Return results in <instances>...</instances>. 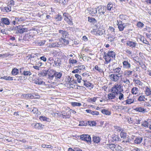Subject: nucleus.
<instances>
[{
	"label": "nucleus",
	"mask_w": 151,
	"mask_h": 151,
	"mask_svg": "<svg viewBox=\"0 0 151 151\" xmlns=\"http://www.w3.org/2000/svg\"><path fill=\"white\" fill-rule=\"evenodd\" d=\"M128 19V16L123 14L120 15L119 18H117V22L124 23L127 21Z\"/></svg>",
	"instance_id": "1"
},
{
	"label": "nucleus",
	"mask_w": 151,
	"mask_h": 151,
	"mask_svg": "<svg viewBox=\"0 0 151 151\" xmlns=\"http://www.w3.org/2000/svg\"><path fill=\"white\" fill-rule=\"evenodd\" d=\"M106 7L103 6H98L97 7V10H98V13L100 14L99 16V17H100L101 16L102 17V14H104L106 10Z\"/></svg>",
	"instance_id": "2"
},
{
	"label": "nucleus",
	"mask_w": 151,
	"mask_h": 151,
	"mask_svg": "<svg viewBox=\"0 0 151 151\" xmlns=\"http://www.w3.org/2000/svg\"><path fill=\"white\" fill-rule=\"evenodd\" d=\"M80 139L82 140L90 142L91 140V137L88 134H82L80 136Z\"/></svg>",
	"instance_id": "3"
},
{
	"label": "nucleus",
	"mask_w": 151,
	"mask_h": 151,
	"mask_svg": "<svg viewBox=\"0 0 151 151\" xmlns=\"http://www.w3.org/2000/svg\"><path fill=\"white\" fill-rule=\"evenodd\" d=\"M120 135L121 138H123L126 142H129L130 139L129 136L127 133H120Z\"/></svg>",
	"instance_id": "4"
},
{
	"label": "nucleus",
	"mask_w": 151,
	"mask_h": 151,
	"mask_svg": "<svg viewBox=\"0 0 151 151\" xmlns=\"http://www.w3.org/2000/svg\"><path fill=\"white\" fill-rule=\"evenodd\" d=\"M110 79L114 82L117 81L119 79V78L121 77L115 74H112L109 75Z\"/></svg>",
	"instance_id": "5"
},
{
	"label": "nucleus",
	"mask_w": 151,
	"mask_h": 151,
	"mask_svg": "<svg viewBox=\"0 0 151 151\" xmlns=\"http://www.w3.org/2000/svg\"><path fill=\"white\" fill-rule=\"evenodd\" d=\"M23 26L18 27L17 30V33L22 34L24 32H27L28 29L27 28H23Z\"/></svg>",
	"instance_id": "6"
},
{
	"label": "nucleus",
	"mask_w": 151,
	"mask_h": 151,
	"mask_svg": "<svg viewBox=\"0 0 151 151\" xmlns=\"http://www.w3.org/2000/svg\"><path fill=\"white\" fill-rule=\"evenodd\" d=\"M94 34L96 35H101L105 32L104 30L101 28L96 29L95 30H94Z\"/></svg>",
	"instance_id": "7"
},
{
	"label": "nucleus",
	"mask_w": 151,
	"mask_h": 151,
	"mask_svg": "<svg viewBox=\"0 0 151 151\" xmlns=\"http://www.w3.org/2000/svg\"><path fill=\"white\" fill-rule=\"evenodd\" d=\"M114 73H116V75L119 76H122V71L121 70L120 68L118 67L114 69H113Z\"/></svg>",
	"instance_id": "8"
},
{
	"label": "nucleus",
	"mask_w": 151,
	"mask_h": 151,
	"mask_svg": "<svg viewBox=\"0 0 151 151\" xmlns=\"http://www.w3.org/2000/svg\"><path fill=\"white\" fill-rule=\"evenodd\" d=\"M117 25L120 31H123L125 27V25L124 23L117 22Z\"/></svg>",
	"instance_id": "9"
},
{
	"label": "nucleus",
	"mask_w": 151,
	"mask_h": 151,
	"mask_svg": "<svg viewBox=\"0 0 151 151\" xmlns=\"http://www.w3.org/2000/svg\"><path fill=\"white\" fill-rule=\"evenodd\" d=\"M59 33L62 35L63 38H67L68 37V35L67 32L63 30H60Z\"/></svg>",
	"instance_id": "10"
},
{
	"label": "nucleus",
	"mask_w": 151,
	"mask_h": 151,
	"mask_svg": "<svg viewBox=\"0 0 151 151\" xmlns=\"http://www.w3.org/2000/svg\"><path fill=\"white\" fill-rule=\"evenodd\" d=\"M89 12L92 16L95 15L97 12V9L96 8H89L88 9Z\"/></svg>",
	"instance_id": "11"
},
{
	"label": "nucleus",
	"mask_w": 151,
	"mask_h": 151,
	"mask_svg": "<svg viewBox=\"0 0 151 151\" xmlns=\"http://www.w3.org/2000/svg\"><path fill=\"white\" fill-rule=\"evenodd\" d=\"M32 127L37 129H41L42 128H43L44 127V125L40 123H34L32 124Z\"/></svg>",
	"instance_id": "12"
},
{
	"label": "nucleus",
	"mask_w": 151,
	"mask_h": 151,
	"mask_svg": "<svg viewBox=\"0 0 151 151\" xmlns=\"http://www.w3.org/2000/svg\"><path fill=\"white\" fill-rule=\"evenodd\" d=\"M126 44L128 46L132 48L135 47L137 45V43L136 42L132 41H127Z\"/></svg>",
	"instance_id": "13"
},
{
	"label": "nucleus",
	"mask_w": 151,
	"mask_h": 151,
	"mask_svg": "<svg viewBox=\"0 0 151 151\" xmlns=\"http://www.w3.org/2000/svg\"><path fill=\"white\" fill-rule=\"evenodd\" d=\"M33 81H34V83L37 84L41 85L42 84H45V82H43L40 78H38L36 79H34Z\"/></svg>",
	"instance_id": "14"
},
{
	"label": "nucleus",
	"mask_w": 151,
	"mask_h": 151,
	"mask_svg": "<svg viewBox=\"0 0 151 151\" xmlns=\"http://www.w3.org/2000/svg\"><path fill=\"white\" fill-rule=\"evenodd\" d=\"M124 68L129 69L131 66L130 64L127 61H124L123 62Z\"/></svg>",
	"instance_id": "15"
},
{
	"label": "nucleus",
	"mask_w": 151,
	"mask_h": 151,
	"mask_svg": "<svg viewBox=\"0 0 151 151\" xmlns=\"http://www.w3.org/2000/svg\"><path fill=\"white\" fill-rule=\"evenodd\" d=\"M123 90L121 88L118 87H112V91L116 93H118L120 92H121Z\"/></svg>",
	"instance_id": "16"
},
{
	"label": "nucleus",
	"mask_w": 151,
	"mask_h": 151,
	"mask_svg": "<svg viewBox=\"0 0 151 151\" xmlns=\"http://www.w3.org/2000/svg\"><path fill=\"white\" fill-rule=\"evenodd\" d=\"M111 140L112 141H119V137L117 134L114 133L111 135Z\"/></svg>",
	"instance_id": "17"
},
{
	"label": "nucleus",
	"mask_w": 151,
	"mask_h": 151,
	"mask_svg": "<svg viewBox=\"0 0 151 151\" xmlns=\"http://www.w3.org/2000/svg\"><path fill=\"white\" fill-rule=\"evenodd\" d=\"M33 36L27 34L23 37V40L25 41L30 40L32 38Z\"/></svg>",
	"instance_id": "18"
},
{
	"label": "nucleus",
	"mask_w": 151,
	"mask_h": 151,
	"mask_svg": "<svg viewBox=\"0 0 151 151\" xmlns=\"http://www.w3.org/2000/svg\"><path fill=\"white\" fill-rule=\"evenodd\" d=\"M54 75L56 79L59 80L61 77L62 74L61 73L55 72Z\"/></svg>",
	"instance_id": "19"
},
{
	"label": "nucleus",
	"mask_w": 151,
	"mask_h": 151,
	"mask_svg": "<svg viewBox=\"0 0 151 151\" xmlns=\"http://www.w3.org/2000/svg\"><path fill=\"white\" fill-rule=\"evenodd\" d=\"M116 93H114V92H112L111 93H109L108 95V99H114L116 97Z\"/></svg>",
	"instance_id": "20"
},
{
	"label": "nucleus",
	"mask_w": 151,
	"mask_h": 151,
	"mask_svg": "<svg viewBox=\"0 0 151 151\" xmlns=\"http://www.w3.org/2000/svg\"><path fill=\"white\" fill-rule=\"evenodd\" d=\"M1 21L5 24L9 25L10 24L9 20V19L7 18H2L1 19Z\"/></svg>",
	"instance_id": "21"
},
{
	"label": "nucleus",
	"mask_w": 151,
	"mask_h": 151,
	"mask_svg": "<svg viewBox=\"0 0 151 151\" xmlns=\"http://www.w3.org/2000/svg\"><path fill=\"white\" fill-rule=\"evenodd\" d=\"M110 56H108L106 53H104V58L107 63H109L111 60V58Z\"/></svg>",
	"instance_id": "22"
},
{
	"label": "nucleus",
	"mask_w": 151,
	"mask_h": 151,
	"mask_svg": "<svg viewBox=\"0 0 151 151\" xmlns=\"http://www.w3.org/2000/svg\"><path fill=\"white\" fill-rule=\"evenodd\" d=\"M134 110L137 111L144 113L146 109L141 107H139L134 109Z\"/></svg>",
	"instance_id": "23"
},
{
	"label": "nucleus",
	"mask_w": 151,
	"mask_h": 151,
	"mask_svg": "<svg viewBox=\"0 0 151 151\" xmlns=\"http://www.w3.org/2000/svg\"><path fill=\"white\" fill-rule=\"evenodd\" d=\"M107 8L109 11H112L114 10V7H113V5L111 3H109L107 5Z\"/></svg>",
	"instance_id": "24"
},
{
	"label": "nucleus",
	"mask_w": 151,
	"mask_h": 151,
	"mask_svg": "<svg viewBox=\"0 0 151 151\" xmlns=\"http://www.w3.org/2000/svg\"><path fill=\"white\" fill-rule=\"evenodd\" d=\"M133 70H127L124 72V75L127 77H129L130 75H132Z\"/></svg>",
	"instance_id": "25"
},
{
	"label": "nucleus",
	"mask_w": 151,
	"mask_h": 151,
	"mask_svg": "<svg viewBox=\"0 0 151 151\" xmlns=\"http://www.w3.org/2000/svg\"><path fill=\"white\" fill-rule=\"evenodd\" d=\"M62 115L63 116L65 117L66 118H69L70 116V114L71 113L70 111H68V113H67L66 112L64 111L62 112Z\"/></svg>",
	"instance_id": "26"
},
{
	"label": "nucleus",
	"mask_w": 151,
	"mask_h": 151,
	"mask_svg": "<svg viewBox=\"0 0 151 151\" xmlns=\"http://www.w3.org/2000/svg\"><path fill=\"white\" fill-rule=\"evenodd\" d=\"M65 21L67 22L68 24L69 25H72L73 24L72 22V19H71V17L70 18L65 19L64 20Z\"/></svg>",
	"instance_id": "27"
},
{
	"label": "nucleus",
	"mask_w": 151,
	"mask_h": 151,
	"mask_svg": "<svg viewBox=\"0 0 151 151\" xmlns=\"http://www.w3.org/2000/svg\"><path fill=\"white\" fill-rule=\"evenodd\" d=\"M145 94L147 96H150L151 95V89L147 86L145 88Z\"/></svg>",
	"instance_id": "28"
},
{
	"label": "nucleus",
	"mask_w": 151,
	"mask_h": 151,
	"mask_svg": "<svg viewBox=\"0 0 151 151\" xmlns=\"http://www.w3.org/2000/svg\"><path fill=\"white\" fill-rule=\"evenodd\" d=\"M107 55L108 56H110L111 57L115 58V53L112 51H109Z\"/></svg>",
	"instance_id": "29"
},
{
	"label": "nucleus",
	"mask_w": 151,
	"mask_h": 151,
	"mask_svg": "<svg viewBox=\"0 0 151 151\" xmlns=\"http://www.w3.org/2000/svg\"><path fill=\"white\" fill-rule=\"evenodd\" d=\"M131 92L133 94H136L139 92L138 89L136 87H133L132 89Z\"/></svg>",
	"instance_id": "30"
},
{
	"label": "nucleus",
	"mask_w": 151,
	"mask_h": 151,
	"mask_svg": "<svg viewBox=\"0 0 151 151\" xmlns=\"http://www.w3.org/2000/svg\"><path fill=\"white\" fill-rule=\"evenodd\" d=\"M100 138L99 137L95 136L93 137V141L94 142L98 143L100 141Z\"/></svg>",
	"instance_id": "31"
},
{
	"label": "nucleus",
	"mask_w": 151,
	"mask_h": 151,
	"mask_svg": "<svg viewBox=\"0 0 151 151\" xmlns=\"http://www.w3.org/2000/svg\"><path fill=\"white\" fill-rule=\"evenodd\" d=\"M142 137H137L134 140V142L137 144H140L142 142Z\"/></svg>",
	"instance_id": "32"
},
{
	"label": "nucleus",
	"mask_w": 151,
	"mask_h": 151,
	"mask_svg": "<svg viewBox=\"0 0 151 151\" xmlns=\"http://www.w3.org/2000/svg\"><path fill=\"white\" fill-rule=\"evenodd\" d=\"M133 81L136 84L137 86H142L143 85V83L139 80L134 79L133 80Z\"/></svg>",
	"instance_id": "33"
},
{
	"label": "nucleus",
	"mask_w": 151,
	"mask_h": 151,
	"mask_svg": "<svg viewBox=\"0 0 151 151\" xmlns=\"http://www.w3.org/2000/svg\"><path fill=\"white\" fill-rule=\"evenodd\" d=\"M19 73V70H18L14 68L13 69L12 71V74L14 76H15L17 75Z\"/></svg>",
	"instance_id": "34"
},
{
	"label": "nucleus",
	"mask_w": 151,
	"mask_h": 151,
	"mask_svg": "<svg viewBox=\"0 0 151 151\" xmlns=\"http://www.w3.org/2000/svg\"><path fill=\"white\" fill-rule=\"evenodd\" d=\"M122 149L121 146L118 145H115L114 151H122Z\"/></svg>",
	"instance_id": "35"
},
{
	"label": "nucleus",
	"mask_w": 151,
	"mask_h": 151,
	"mask_svg": "<svg viewBox=\"0 0 151 151\" xmlns=\"http://www.w3.org/2000/svg\"><path fill=\"white\" fill-rule=\"evenodd\" d=\"M115 145L114 144H108L107 147L108 148H109L111 150L114 151Z\"/></svg>",
	"instance_id": "36"
},
{
	"label": "nucleus",
	"mask_w": 151,
	"mask_h": 151,
	"mask_svg": "<svg viewBox=\"0 0 151 151\" xmlns=\"http://www.w3.org/2000/svg\"><path fill=\"white\" fill-rule=\"evenodd\" d=\"M96 123L94 121H88L87 122V124L88 125L90 126H96Z\"/></svg>",
	"instance_id": "37"
},
{
	"label": "nucleus",
	"mask_w": 151,
	"mask_h": 151,
	"mask_svg": "<svg viewBox=\"0 0 151 151\" xmlns=\"http://www.w3.org/2000/svg\"><path fill=\"white\" fill-rule=\"evenodd\" d=\"M82 81L83 82L84 85L87 87H90L91 84L89 82L87 81H85V80H83Z\"/></svg>",
	"instance_id": "38"
},
{
	"label": "nucleus",
	"mask_w": 151,
	"mask_h": 151,
	"mask_svg": "<svg viewBox=\"0 0 151 151\" xmlns=\"http://www.w3.org/2000/svg\"><path fill=\"white\" fill-rule=\"evenodd\" d=\"M125 101L126 102L125 104H131L134 102V100L133 99H127Z\"/></svg>",
	"instance_id": "39"
},
{
	"label": "nucleus",
	"mask_w": 151,
	"mask_h": 151,
	"mask_svg": "<svg viewBox=\"0 0 151 151\" xmlns=\"http://www.w3.org/2000/svg\"><path fill=\"white\" fill-rule=\"evenodd\" d=\"M116 94L119 95V99L120 100H123L124 99V96L123 93L120 92L118 93H116Z\"/></svg>",
	"instance_id": "40"
},
{
	"label": "nucleus",
	"mask_w": 151,
	"mask_h": 151,
	"mask_svg": "<svg viewBox=\"0 0 151 151\" xmlns=\"http://www.w3.org/2000/svg\"><path fill=\"white\" fill-rule=\"evenodd\" d=\"M114 127L115 128L114 131L115 132H122L123 130L120 127L117 126H114Z\"/></svg>",
	"instance_id": "41"
},
{
	"label": "nucleus",
	"mask_w": 151,
	"mask_h": 151,
	"mask_svg": "<svg viewBox=\"0 0 151 151\" xmlns=\"http://www.w3.org/2000/svg\"><path fill=\"white\" fill-rule=\"evenodd\" d=\"M71 104L73 106H80L81 105V104L78 102H72L71 103Z\"/></svg>",
	"instance_id": "42"
},
{
	"label": "nucleus",
	"mask_w": 151,
	"mask_h": 151,
	"mask_svg": "<svg viewBox=\"0 0 151 151\" xmlns=\"http://www.w3.org/2000/svg\"><path fill=\"white\" fill-rule=\"evenodd\" d=\"M75 76L76 78H77L78 81L79 83L81 82V77L78 74H76L75 75Z\"/></svg>",
	"instance_id": "43"
},
{
	"label": "nucleus",
	"mask_w": 151,
	"mask_h": 151,
	"mask_svg": "<svg viewBox=\"0 0 151 151\" xmlns=\"http://www.w3.org/2000/svg\"><path fill=\"white\" fill-rule=\"evenodd\" d=\"M101 112L102 113H103V114H106V115H110V112L108 110L104 109L101 111Z\"/></svg>",
	"instance_id": "44"
},
{
	"label": "nucleus",
	"mask_w": 151,
	"mask_h": 151,
	"mask_svg": "<svg viewBox=\"0 0 151 151\" xmlns=\"http://www.w3.org/2000/svg\"><path fill=\"white\" fill-rule=\"evenodd\" d=\"M88 21L90 22L94 23L95 22H96V20L93 18L88 17Z\"/></svg>",
	"instance_id": "45"
},
{
	"label": "nucleus",
	"mask_w": 151,
	"mask_h": 151,
	"mask_svg": "<svg viewBox=\"0 0 151 151\" xmlns=\"http://www.w3.org/2000/svg\"><path fill=\"white\" fill-rule=\"evenodd\" d=\"M94 68L96 70L100 73L103 72L102 70L97 65L95 66Z\"/></svg>",
	"instance_id": "46"
},
{
	"label": "nucleus",
	"mask_w": 151,
	"mask_h": 151,
	"mask_svg": "<svg viewBox=\"0 0 151 151\" xmlns=\"http://www.w3.org/2000/svg\"><path fill=\"white\" fill-rule=\"evenodd\" d=\"M23 74L24 76H29L32 74L31 72L29 71H24L23 73Z\"/></svg>",
	"instance_id": "47"
},
{
	"label": "nucleus",
	"mask_w": 151,
	"mask_h": 151,
	"mask_svg": "<svg viewBox=\"0 0 151 151\" xmlns=\"http://www.w3.org/2000/svg\"><path fill=\"white\" fill-rule=\"evenodd\" d=\"M60 46V44H58V43L56 42H53L52 43L51 45V46L52 47H59Z\"/></svg>",
	"instance_id": "48"
},
{
	"label": "nucleus",
	"mask_w": 151,
	"mask_h": 151,
	"mask_svg": "<svg viewBox=\"0 0 151 151\" xmlns=\"http://www.w3.org/2000/svg\"><path fill=\"white\" fill-rule=\"evenodd\" d=\"M115 39V37L114 36H113L111 37L110 36L108 37L107 40L111 42H112L114 41Z\"/></svg>",
	"instance_id": "49"
},
{
	"label": "nucleus",
	"mask_w": 151,
	"mask_h": 151,
	"mask_svg": "<svg viewBox=\"0 0 151 151\" xmlns=\"http://www.w3.org/2000/svg\"><path fill=\"white\" fill-rule=\"evenodd\" d=\"M63 16L64 19L65 20V18H70V17H71L69 15V14L67 13H64L63 14Z\"/></svg>",
	"instance_id": "50"
},
{
	"label": "nucleus",
	"mask_w": 151,
	"mask_h": 151,
	"mask_svg": "<svg viewBox=\"0 0 151 151\" xmlns=\"http://www.w3.org/2000/svg\"><path fill=\"white\" fill-rule=\"evenodd\" d=\"M5 10L6 12H9L11 10V7L9 5L7 7L5 8Z\"/></svg>",
	"instance_id": "51"
},
{
	"label": "nucleus",
	"mask_w": 151,
	"mask_h": 151,
	"mask_svg": "<svg viewBox=\"0 0 151 151\" xmlns=\"http://www.w3.org/2000/svg\"><path fill=\"white\" fill-rule=\"evenodd\" d=\"M21 97L22 98H27L29 99V94H26L24 95H21Z\"/></svg>",
	"instance_id": "52"
},
{
	"label": "nucleus",
	"mask_w": 151,
	"mask_h": 151,
	"mask_svg": "<svg viewBox=\"0 0 151 151\" xmlns=\"http://www.w3.org/2000/svg\"><path fill=\"white\" fill-rule=\"evenodd\" d=\"M145 99V97L144 96L141 95L139 97L138 100L139 101H144Z\"/></svg>",
	"instance_id": "53"
},
{
	"label": "nucleus",
	"mask_w": 151,
	"mask_h": 151,
	"mask_svg": "<svg viewBox=\"0 0 151 151\" xmlns=\"http://www.w3.org/2000/svg\"><path fill=\"white\" fill-rule=\"evenodd\" d=\"M137 26L139 27H142L144 26V24L142 22H139L137 23Z\"/></svg>",
	"instance_id": "54"
},
{
	"label": "nucleus",
	"mask_w": 151,
	"mask_h": 151,
	"mask_svg": "<svg viewBox=\"0 0 151 151\" xmlns=\"http://www.w3.org/2000/svg\"><path fill=\"white\" fill-rule=\"evenodd\" d=\"M8 2L10 5L14 6V1L13 0H8Z\"/></svg>",
	"instance_id": "55"
},
{
	"label": "nucleus",
	"mask_w": 151,
	"mask_h": 151,
	"mask_svg": "<svg viewBox=\"0 0 151 151\" xmlns=\"http://www.w3.org/2000/svg\"><path fill=\"white\" fill-rule=\"evenodd\" d=\"M122 81L124 83H126L128 85H129L130 83V82L129 80L127 78H126L125 79L123 80Z\"/></svg>",
	"instance_id": "56"
},
{
	"label": "nucleus",
	"mask_w": 151,
	"mask_h": 151,
	"mask_svg": "<svg viewBox=\"0 0 151 151\" xmlns=\"http://www.w3.org/2000/svg\"><path fill=\"white\" fill-rule=\"evenodd\" d=\"M109 30L113 34H114L115 29L113 27H110L109 29Z\"/></svg>",
	"instance_id": "57"
},
{
	"label": "nucleus",
	"mask_w": 151,
	"mask_h": 151,
	"mask_svg": "<svg viewBox=\"0 0 151 151\" xmlns=\"http://www.w3.org/2000/svg\"><path fill=\"white\" fill-rule=\"evenodd\" d=\"M78 67L79 70L84 69L85 68V66L83 65H79L78 66Z\"/></svg>",
	"instance_id": "58"
},
{
	"label": "nucleus",
	"mask_w": 151,
	"mask_h": 151,
	"mask_svg": "<svg viewBox=\"0 0 151 151\" xmlns=\"http://www.w3.org/2000/svg\"><path fill=\"white\" fill-rule=\"evenodd\" d=\"M26 20L25 18L23 17H20L19 18V24L21 23L22 22H24Z\"/></svg>",
	"instance_id": "59"
},
{
	"label": "nucleus",
	"mask_w": 151,
	"mask_h": 151,
	"mask_svg": "<svg viewBox=\"0 0 151 151\" xmlns=\"http://www.w3.org/2000/svg\"><path fill=\"white\" fill-rule=\"evenodd\" d=\"M142 125L145 127H148L149 123L145 121L143 123Z\"/></svg>",
	"instance_id": "60"
},
{
	"label": "nucleus",
	"mask_w": 151,
	"mask_h": 151,
	"mask_svg": "<svg viewBox=\"0 0 151 151\" xmlns=\"http://www.w3.org/2000/svg\"><path fill=\"white\" fill-rule=\"evenodd\" d=\"M122 86L121 85V84L119 83H116L114 86L113 87H118L121 88Z\"/></svg>",
	"instance_id": "61"
},
{
	"label": "nucleus",
	"mask_w": 151,
	"mask_h": 151,
	"mask_svg": "<svg viewBox=\"0 0 151 151\" xmlns=\"http://www.w3.org/2000/svg\"><path fill=\"white\" fill-rule=\"evenodd\" d=\"M87 124V123H85L83 121H82L80 122L79 124V126H85Z\"/></svg>",
	"instance_id": "62"
},
{
	"label": "nucleus",
	"mask_w": 151,
	"mask_h": 151,
	"mask_svg": "<svg viewBox=\"0 0 151 151\" xmlns=\"http://www.w3.org/2000/svg\"><path fill=\"white\" fill-rule=\"evenodd\" d=\"M91 114L93 115H97L99 114V112L97 111H92Z\"/></svg>",
	"instance_id": "63"
},
{
	"label": "nucleus",
	"mask_w": 151,
	"mask_h": 151,
	"mask_svg": "<svg viewBox=\"0 0 151 151\" xmlns=\"http://www.w3.org/2000/svg\"><path fill=\"white\" fill-rule=\"evenodd\" d=\"M67 2V0H60L59 2L62 4H66Z\"/></svg>",
	"instance_id": "64"
}]
</instances>
